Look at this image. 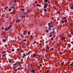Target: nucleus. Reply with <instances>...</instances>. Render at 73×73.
Instances as JSON below:
<instances>
[{"label":"nucleus","instance_id":"nucleus-61","mask_svg":"<svg viewBox=\"0 0 73 73\" xmlns=\"http://www.w3.org/2000/svg\"><path fill=\"white\" fill-rule=\"evenodd\" d=\"M33 6H35V3L33 4Z\"/></svg>","mask_w":73,"mask_h":73},{"label":"nucleus","instance_id":"nucleus-58","mask_svg":"<svg viewBox=\"0 0 73 73\" xmlns=\"http://www.w3.org/2000/svg\"><path fill=\"white\" fill-rule=\"evenodd\" d=\"M53 49H54V48H52V50H53Z\"/></svg>","mask_w":73,"mask_h":73},{"label":"nucleus","instance_id":"nucleus-13","mask_svg":"<svg viewBox=\"0 0 73 73\" xmlns=\"http://www.w3.org/2000/svg\"><path fill=\"white\" fill-rule=\"evenodd\" d=\"M68 37L69 38H70L71 37H72V35H69L68 36Z\"/></svg>","mask_w":73,"mask_h":73},{"label":"nucleus","instance_id":"nucleus-45","mask_svg":"<svg viewBox=\"0 0 73 73\" xmlns=\"http://www.w3.org/2000/svg\"><path fill=\"white\" fill-rule=\"evenodd\" d=\"M46 32H48V30H46Z\"/></svg>","mask_w":73,"mask_h":73},{"label":"nucleus","instance_id":"nucleus-7","mask_svg":"<svg viewBox=\"0 0 73 73\" xmlns=\"http://www.w3.org/2000/svg\"><path fill=\"white\" fill-rule=\"evenodd\" d=\"M61 39H62V40H65V38L63 36H62Z\"/></svg>","mask_w":73,"mask_h":73},{"label":"nucleus","instance_id":"nucleus-57","mask_svg":"<svg viewBox=\"0 0 73 73\" xmlns=\"http://www.w3.org/2000/svg\"><path fill=\"white\" fill-rule=\"evenodd\" d=\"M58 46H60V45L59 44H58Z\"/></svg>","mask_w":73,"mask_h":73},{"label":"nucleus","instance_id":"nucleus-47","mask_svg":"<svg viewBox=\"0 0 73 73\" xmlns=\"http://www.w3.org/2000/svg\"><path fill=\"white\" fill-rule=\"evenodd\" d=\"M30 54V53H29V52H28V53L27 54L28 55V54Z\"/></svg>","mask_w":73,"mask_h":73},{"label":"nucleus","instance_id":"nucleus-1","mask_svg":"<svg viewBox=\"0 0 73 73\" xmlns=\"http://www.w3.org/2000/svg\"><path fill=\"white\" fill-rule=\"evenodd\" d=\"M62 20H67L66 19V18L65 17H62Z\"/></svg>","mask_w":73,"mask_h":73},{"label":"nucleus","instance_id":"nucleus-10","mask_svg":"<svg viewBox=\"0 0 73 73\" xmlns=\"http://www.w3.org/2000/svg\"><path fill=\"white\" fill-rule=\"evenodd\" d=\"M47 8V6L44 5V9H46Z\"/></svg>","mask_w":73,"mask_h":73},{"label":"nucleus","instance_id":"nucleus-64","mask_svg":"<svg viewBox=\"0 0 73 73\" xmlns=\"http://www.w3.org/2000/svg\"><path fill=\"white\" fill-rule=\"evenodd\" d=\"M40 65L41 67L42 66V64H40Z\"/></svg>","mask_w":73,"mask_h":73},{"label":"nucleus","instance_id":"nucleus-63","mask_svg":"<svg viewBox=\"0 0 73 73\" xmlns=\"http://www.w3.org/2000/svg\"><path fill=\"white\" fill-rule=\"evenodd\" d=\"M59 15H60V12H59L58 13Z\"/></svg>","mask_w":73,"mask_h":73},{"label":"nucleus","instance_id":"nucleus-54","mask_svg":"<svg viewBox=\"0 0 73 73\" xmlns=\"http://www.w3.org/2000/svg\"><path fill=\"white\" fill-rule=\"evenodd\" d=\"M37 56H38V57H41V56H40V55H37Z\"/></svg>","mask_w":73,"mask_h":73},{"label":"nucleus","instance_id":"nucleus-16","mask_svg":"<svg viewBox=\"0 0 73 73\" xmlns=\"http://www.w3.org/2000/svg\"><path fill=\"white\" fill-rule=\"evenodd\" d=\"M25 15H22V18H25Z\"/></svg>","mask_w":73,"mask_h":73},{"label":"nucleus","instance_id":"nucleus-33","mask_svg":"<svg viewBox=\"0 0 73 73\" xmlns=\"http://www.w3.org/2000/svg\"><path fill=\"white\" fill-rule=\"evenodd\" d=\"M18 70V69H17V68L16 70H14V71H15V72H16V71H17V70Z\"/></svg>","mask_w":73,"mask_h":73},{"label":"nucleus","instance_id":"nucleus-2","mask_svg":"<svg viewBox=\"0 0 73 73\" xmlns=\"http://www.w3.org/2000/svg\"><path fill=\"white\" fill-rule=\"evenodd\" d=\"M16 64L19 65H20V64H21V63L20 62H16Z\"/></svg>","mask_w":73,"mask_h":73},{"label":"nucleus","instance_id":"nucleus-4","mask_svg":"<svg viewBox=\"0 0 73 73\" xmlns=\"http://www.w3.org/2000/svg\"><path fill=\"white\" fill-rule=\"evenodd\" d=\"M28 45H29L28 44L26 43L25 45H24V46H28Z\"/></svg>","mask_w":73,"mask_h":73},{"label":"nucleus","instance_id":"nucleus-53","mask_svg":"<svg viewBox=\"0 0 73 73\" xmlns=\"http://www.w3.org/2000/svg\"><path fill=\"white\" fill-rule=\"evenodd\" d=\"M14 1V3H16V0Z\"/></svg>","mask_w":73,"mask_h":73},{"label":"nucleus","instance_id":"nucleus-50","mask_svg":"<svg viewBox=\"0 0 73 73\" xmlns=\"http://www.w3.org/2000/svg\"><path fill=\"white\" fill-rule=\"evenodd\" d=\"M7 7H6V8H5V10H7Z\"/></svg>","mask_w":73,"mask_h":73},{"label":"nucleus","instance_id":"nucleus-22","mask_svg":"<svg viewBox=\"0 0 73 73\" xmlns=\"http://www.w3.org/2000/svg\"><path fill=\"white\" fill-rule=\"evenodd\" d=\"M67 21H68V20H67V19L66 20L63 21L64 22V23L66 22Z\"/></svg>","mask_w":73,"mask_h":73},{"label":"nucleus","instance_id":"nucleus-52","mask_svg":"<svg viewBox=\"0 0 73 73\" xmlns=\"http://www.w3.org/2000/svg\"><path fill=\"white\" fill-rule=\"evenodd\" d=\"M28 35H30V33H29H29H28Z\"/></svg>","mask_w":73,"mask_h":73},{"label":"nucleus","instance_id":"nucleus-6","mask_svg":"<svg viewBox=\"0 0 73 73\" xmlns=\"http://www.w3.org/2000/svg\"><path fill=\"white\" fill-rule=\"evenodd\" d=\"M2 41H3V42H6V39H3V40Z\"/></svg>","mask_w":73,"mask_h":73},{"label":"nucleus","instance_id":"nucleus-46","mask_svg":"<svg viewBox=\"0 0 73 73\" xmlns=\"http://www.w3.org/2000/svg\"><path fill=\"white\" fill-rule=\"evenodd\" d=\"M9 62H12V60H9Z\"/></svg>","mask_w":73,"mask_h":73},{"label":"nucleus","instance_id":"nucleus-15","mask_svg":"<svg viewBox=\"0 0 73 73\" xmlns=\"http://www.w3.org/2000/svg\"><path fill=\"white\" fill-rule=\"evenodd\" d=\"M40 13H42V10H40Z\"/></svg>","mask_w":73,"mask_h":73},{"label":"nucleus","instance_id":"nucleus-42","mask_svg":"<svg viewBox=\"0 0 73 73\" xmlns=\"http://www.w3.org/2000/svg\"><path fill=\"white\" fill-rule=\"evenodd\" d=\"M11 51H12L13 52H14V49H12Z\"/></svg>","mask_w":73,"mask_h":73},{"label":"nucleus","instance_id":"nucleus-24","mask_svg":"<svg viewBox=\"0 0 73 73\" xmlns=\"http://www.w3.org/2000/svg\"><path fill=\"white\" fill-rule=\"evenodd\" d=\"M44 11H45V12H47V10H46V9H44Z\"/></svg>","mask_w":73,"mask_h":73},{"label":"nucleus","instance_id":"nucleus-12","mask_svg":"<svg viewBox=\"0 0 73 73\" xmlns=\"http://www.w3.org/2000/svg\"><path fill=\"white\" fill-rule=\"evenodd\" d=\"M5 35V34L4 33H3L1 34V35H2V36H3V35Z\"/></svg>","mask_w":73,"mask_h":73},{"label":"nucleus","instance_id":"nucleus-21","mask_svg":"<svg viewBox=\"0 0 73 73\" xmlns=\"http://www.w3.org/2000/svg\"><path fill=\"white\" fill-rule=\"evenodd\" d=\"M1 29H2V30H4V27H2Z\"/></svg>","mask_w":73,"mask_h":73},{"label":"nucleus","instance_id":"nucleus-51","mask_svg":"<svg viewBox=\"0 0 73 73\" xmlns=\"http://www.w3.org/2000/svg\"><path fill=\"white\" fill-rule=\"evenodd\" d=\"M23 41H25V42H26V40H23Z\"/></svg>","mask_w":73,"mask_h":73},{"label":"nucleus","instance_id":"nucleus-40","mask_svg":"<svg viewBox=\"0 0 73 73\" xmlns=\"http://www.w3.org/2000/svg\"><path fill=\"white\" fill-rule=\"evenodd\" d=\"M9 11H11V9L10 8L9 10Z\"/></svg>","mask_w":73,"mask_h":73},{"label":"nucleus","instance_id":"nucleus-9","mask_svg":"<svg viewBox=\"0 0 73 73\" xmlns=\"http://www.w3.org/2000/svg\"><path fill=\"white\" fill-rule=\"evenodd\" d=\"M32 72L33 73H36V72H35V71L34 70H33L32 71Z\"/></svg>","mask_w":73,"mask_h":73},{"label":"nucleus","instance_id":"nucleus-35","mask_svg":"<svg viewBox=\"0 0 73 73\" xmlns=\"http://www.w3.org/2000/svg\"><path fill=\"white\" fill-rule=\"evenodd\" d=\"M47 2H48V3L50 4V2H49V1H48V0H47Z\"/></svg>","mask_w":73,"mask_h":73},{"label":"nucleus","instance_id":"nucleus-37","mask_svg":"<svg viewBox=\"0 0 73 73\" xmlns=\"http://www.w3.org/2000/svg\"><path fill=\"white\" fill-rule=\"evenodd\" d=\"M18 21L17 20H17H16V23H17Z\"/></svg>","mask_w":73,"mask_h":73},{"label":"nucleus","instance_id":"nucleus-39","mask_svg":"<svg viewBox=\"0 0 73 73\" xmlns=\"http://www.w3.org/2000/svg\"><path fill=\"white\" fill-rule=\"evenodd\" d=\"M58 53H59L60 54H61L62 53V52H58Z\"/></svg>","mask_w":73,"mask_h":73},{"label":"nucleus","instance_id":"nucleus-11","mask_svg":"<svg viewBox=\"0 0 73 73\" xmlns=\"http://www.w3.org/2000/svg\"><path fill=\"white\" fill-rule=\"evenodd\" d=\"M36 55H37V54H36H36H33V57H35L36 56Z\"/></svg>","mask_w":73,"mask_h":73},{"label":"nucleus","instance_id":"nucleus-62","mask_svg":"<svg viewBox=\"0 0 73 73\" xmlns=\"http://www.w3.org/2000/svg\"><path fill=\"white\" fill-rule=\"evenodd\" d=\"M39 45H42V44H41V43H40L39 44Z\"/></svg>","mask_w":73,"mask_h":73},{"label":"nucleus","instance_id":"nucleus-14","mask_svg":"<svg viewBox=\"0 0 73 73\" xmlns=\"http://www.w3.org/2000/svg\"><path fill=\"white\" fill-rule=\"evenodd\" d=\"M61 23H62V24L63 23V24H64V21L62 20V21H61Z\"/></svg>","mask_w":73,"mask_h":73},{"label":"nucleus","instance_id":"nucleus-8","mask_svg":"<svg viewBox=\"0 0 73 73\" xmlns=\"http://www.w3.org/2000/svg\"><path fill=\"white\" fill-rule=\"evenodd\" d=\"M50 35H49V37H52V35H52V33L50 34Z\"/></svg>","mask_w":73,"mask_h":73},{"label":"nucleus","instance_id":"nucleus-30","mask_svg":"<svg viewBox=\"0 0 73 73\" xmlns=\"http://www.w3.org/2000/svg\"><path fill=\"white\" fill-rule=\"evenodd\" d=\"M44 5H45V6H47V5H48V4L47 3H46V4H44Z\"/></svg>","mask_w":73,"mask_h":73},{"label":"nucleus","instance_id":"nucleus-18","mask_svg":"<svg viewBox=\"0 0 73 73\" xmlns=\"http://www.w3.org/2000/svg\"><path fill=\"white\" fill-rule=\"evenodd\" d=\"M11 9H13H13H15V7H14V6H13V7H11Z\"/></svg>","mask_w":73,"mask_h":73},{"label":"nucleus","instance_id":"nucleus-26","mask_svg":"<svg viewBox=\"0 0 73 73\" xmlns=\"http://www.w3.org/2000/svg\"><path fill=\"white\" fill-rule=\"evenodd\" d=\"M71 9H73V6H72L71 7H70Z\"/></svg>","mask_w":73,"mask_h":73},{"label":"nucleus","instance_id":"nucleus-27","mask_svg":"<svg viewBox=\"0 0 73 73\" xmlns=\"http://www.w3.org/2000/svg\"><path fill=\"white\" fill-rule=\"evenodd\" d=\"M53 39H54V38L53 37H52L51 38V40H53Z\"/></svg>","mask_w":73,"mask_h":73},{"label":"nucleus","instance_id":"nucleus-41","mask_svg":"<svg viewBox=\"0 0 73 73\" xmlns=\"http://www.w3.org/2000/svg\"><path fill=\"white\" fill-rule=\"evenodd\" d=\"M70 66H73V64H70Z\"/></svg>","mask_w":73,"mask_h":73},{"label":"nucleus","instance_id":"nucleus-59","mask_svg":"<svg viewBox=\"0 0 73 73\" xmlns=\"http://www.w3.org/2000/svg\"><path fill=\"white\" fill-rule=\"evenodd\" d=\"M18 69H21V68L19 67L18 68Z\"/></svg>","mask_w":73,"mask_h":73},{"label":"nucleus","instance_id":"nucleus-17","mask_svg":"<svg viewBox=\"0 0 73 73\" xmlns=\"http://www.w3.org/2000/svg\"><path fill=\"white\" fill-rule=\"evenodd\" d=\"M48 26H51V24H50V23H49L48 24Z\"/></svg>","mask_w":73,"mask_h":73},{"label":"nucleus","instance_id":"nucleus-29","mask_svg":"<svg viewBox=\"0 0 73 73\" xmlns=\"http://www.w3.org/2000/svg\"><path fill=\"white\" fill-rule=\"evenodd\" d=\"M1 53H5V51H2L1 52Z\"/></svg>","mask_w":73,"mask_h":73},{"label":"nucleus","instance_id":"nucleus-3","mask_svg":"<svg viewBox=\"0 0 73 73\" xmlns=\"http://www.w3.org/2000/svg\"><path fill=\"white\" fill-rule=\"evenodd\" d=\"M12 27V25H10L8 27V28L9 29H11V27Z\"/></svg>","mask_w":73,"mask_h":73},{"label":"nucleus","instance_id":"nucleus-5","mask_svg":"<svg viewBox=\"0 0 73 73\" xmlns=\"http://www.w3.org/2000/svg\"><path fill=\"white\" fill-rule=\"evenodd\" d=\"M15 13L13 12H12L11 13H10L11 15H12V14H15Z\"/></svg>","mask_w":73,"mask_h":73},{"label":"nucleus","instance_id":"nucleus-55","mask_svg":"<svg viewBox=\"0 0 73 73\" xmlns=\"http://www.w3.org/2000/svg\"><path fill=\"white\" fill-rule=\"evenodd\" d=\"M26 32H27L26 31H24V32H23V33H26Z\"/></svg>","mask_w":73,"mask_h":73},{"label":"nucleus","instance_id":"nucleus-31","mask_svg":"<svg viewBox=\"0 0 73 73\" xmlns=\"http://www.w3.org/2000/svg\"><path fill=\"white\" fill-rule=\"evenodd\" d=\"M69 25H70V26H72V23H71V24L70 23V24H69Z\"/></svg>","mask_w":73,"mask_h":73},{"label":"nucleus","instance_id":"nucleus-32","mask_svg":"<svg viewBox=\"0 0 73 73\" xmlns=\"http://www.w3.org/2000/svg\"><path fill=\"white\" fill-rule=\"evenodd\" d=\"M42 51H45V49H42Z\"/></svg>","mask_w":73,"mask_h":73},{"label":"nucleus","instance_id":"nucleus-36","mask_svg":"<svg viewBox=\"0 0 73 73\" xmlns=\"http://www.w3.org/2000/svg\"><path fill=\"white\" fill-rule=\"evenodd\" d=\"M3 57H4V56H5V54H4L3 55Z\"/></svg>","mask_w":73,"mask_h":73},{"label":"nucleus","instance_id":"nucleus-25","mask_svg":"<svg viewBox=\"0 0 73 73\" xmlns=\"http://www.w3.org/2000/svg\"><path fill=\"white\" fill-rule=\"evenodd\" d=\"M52 33H54H54H53V32H51V33H50V34H52Z\"/></svg>","mask_w":73,"mask_h":73},{"label":"nucleus","instance_id":"nucleus-49","mask_svg":"<svg viewBox=\"0 0 73 73\" xmlns=\"http://www.w3.org/2000/svg\"><path fill=\"white\" fill-rule=\"evenodd\" d=\"M37 2L36 1H35V4H37Z\"/></svg>","mask_w":73,"mask_h":73},{"label":"nucleus","instance_id":"nucleus-56","mask_svg":"<svg viewBox=\"0 0 73 73\" xmlns=\"http://www.w3.org/2000/svg\"><path fill=\"white\" fill-rule=\"evenodd\" d=\"M49 28H52V26H50L49 27Z\"/></svg>","mask_w":73,"mask_h":73},{"label":"nucleus","instance_id":"nucleus-38","mask_svg":"<svg viewBox=\"0 0 73 73\" xmlns=\"http://www.w3.org/2000/svg\"><path fill=\"white\" fill-rule=\"evenodd\" d=\"M71 43L72 44H73V41H72V42H71Z\"/></svg>","mask_w":73,"mask_h":73},{"label":"nucleus","instance_id":"nucleus-34","mask_svg":"<svg viewBox=\"0 0 73 73\" xmlns=\"http://www.w3.org/2000/svg\"><path fill=\"white\" fill-rule=\"evenodd\" d=\"M23 56H24L25 57L26 56L25 55V53H24V54H23Z\"/></svg>","mask_w":73,"mask_h":73},{"label":"nucleus","instance_id":"nucleus-23","mask_svg":"<svg viewBox=\"0 0 73 73\" xmlns=\"http://www.w3.org/2000/svg\"><path fill=\"white\" fill-rule=\"evenodd\" d=\"M51 25H54L53 23L52 22H51Z\"/></svg>","mask_w":73,"mask_h":73},{"label":"nucleus","instance_id":"nucleus-28","mask_svg":"<svg viewBox=\"0 0 73 73\" xmlns=\"http://www.w3.org/2000/svg\"><path fill=\"white\" fill-rule=\"evenodd\" d=\"M21 11H24V10H25V9H21Z\"/></svg>","mask_w":73,"mask_h":73},{"label":"nucleus","instance_id":"nucleus-43","mask_svg":"<svg viewBox=\"0 0 73 73\" xmlns=\"http://www.w3.org/2000/svg\"><path fill=\"white\" fill-rule=\"evenodd\" d=\"M48 72H49V70H48L46 72V73H48Z\"/></svg>","mask_w":73,"mask_h":73},{"label":"nucleus","instance_id":"nucleus-44","mask_svg":"<svg viewBox=\"0 0 73 73\" xmlns=\"http://www.w3.org/2000/svg\"><path fill=\"white\" fill-rule=\"evenodd\" d=\"M5 31H7V30H8V29H7V28H5Z\"/></svg>","mask_w":73,"mask_h":73},{"label":"nucleus","instance_id":"nucleus-60","mask_svg":"<svg viewBox=\"0 0 73 73\" xmlns=\"http://www.w3.org/2000/svg\"><path fill=\"white\" fill-rule=\"evenodd\" d=\"M18 22H20V21H19V19H17Z\"/></svg>","mask_w":73,"mask_h":73},{"label":"nucleus","instance_id":"nucleus-48","mask_svg":"<svg viewBox=\"0 0 73 73\" xmlns=\"http://www.w3.org/2000/svg\"><path fill=\"white\" fill-rule=\"evenodd\" d=\"M17 64L16 63H15V64H13V65H14V66L16 65Z\"/></svg>","mask_w":73,"mask_h":73},{"label":"nucleus","instance_id":"nucleus-20","mask_svg":"<svg viewBox=\"0 0 73 73\" xmlns=\"http://www.w3.org/2000/svg\"><path fill=\"white\" fill-rule=\"evenodd\" d=\"M27 12H28V13H29V12H30V10L29 9V10H27Z\"/></svg>","mask_w":73,"mask_h":73},{"label":"nucleus","instance_id":"nucleus-19","mask_svg":"<svg viewBox=\"0 0 73 73\" xmlns=\"http://www.w3.org/2000/svg\"><path fill=\"white\" fill-rule=\"evenodd\" d=\"M48 0H44V1L45 3H47V1Z\"/></svg>","mask_w":73,"mask_h":73}]
</instances>
